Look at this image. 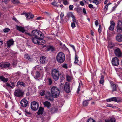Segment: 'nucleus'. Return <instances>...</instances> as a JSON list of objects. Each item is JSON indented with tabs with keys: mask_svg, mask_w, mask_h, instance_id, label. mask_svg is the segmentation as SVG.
Masks as SVG:
<instances>
[{
	"mask_svg": "<svg viewBox=\"0 0 122 122\" xmlns=\"http://www.w3.org/2000/svg\"><path fill=\"white\" fill-rule=\"evenodd\" d=\"M65 55L63 53L60 52L57 54L56 56V59L58 63L61 64L65 61Z\"/></svg>",
	"mask_w": 122,
	"mask_h": 122,
	"instance_id": "1",
	"label": "nucleus"
},
{
	"mask_svg": "<svg viewBox=\"0 0 122 122\" xmlns=\"http://www.w3.org/2000/svg\"><path fill=\"white\" fill-rule=\"evenodd\" d=\"M32 36H33L35 37L38 38L41 37V38H44V35L41 31L38 30H34L32 32Z\"/></svg>",
	"mask_w": 122,
	"mask_h": 122,
	"instance_id": "2",
	"label": "nucleus"
},
{
	"mask_svg": "<svg viewBox=\"0 0 122 122\" xmlns=\"http://www.w3.org/2000/svg\"><path fill=\"white\" fill-rule=\"evenodd\" d=\"M51 92L53 97L54 98L58 97L60 94L59 90L55 86H53L51 88Z\"/></svg>",
	"mask_w": 122,
	"mask_h": 122,
	"instance_id": "3",
	"label": "nucleus"
},
{
	"mask_svg": "<svg viewBox=\"0 0 122 122\" xmlns=\"http://www.w3.org/2000/svg\"><path fill=\"white\" fill-rule=\"evenodd\" d=\"M59 72L58 71L55 69H52L51 71V76L55 81H57L59 78Z\"/></svg>",
	"mask_w": 122,
	"mask_h": 122,
	"instance_id": "4",
	"label": "nucleus"
},
{
	"mask_svg": "<svg viewBox=\"0 0 122 122\" xmlns=\"http://www.w3.org/2000/svg\"><path fill=\"white\" fill-rule=\"evenodd\" d=\"M23 92L22 90L20 89L15 90L14 92V95L16 97H21L23 96Z\"/></svg>",
	"mask_w": 122,
	"mask_h": 122,
	"instance_id": "5",
	"label": "nucleus"
},
{
	"mask_svg": "<svg viewBox=\"0 0 122 122\" xmlns=\"http://www.w3.org/2000/svg\"><path fill=\"white\" fill-rule=\"evenodd\" d=\"M107 102L114 101L117 102H122V99L120 98L114 97L106 100Z\"/></svg>",
	"mask_w": 122,
	"mask_h": 122,
	"instance_id": "6",
	"label": "nucleus"
},
{
	"mask_svg": "<svg viewBox=\"0 0 122 122\" xmlns=\"http://www.w3.org/2000/svg\"><path fill=\"white\" fill-rule=\"evenodd\" d=\"M31 108L34 110H36L38 108L39 104L36 102L33 101L31 103Z\"/></svg>",
	"mask_w": 122,
	"mask_h": 122,
	"instance_id": "7",
	"label": "nucleus"
},
{
	"mask_svg": "<svg viewBox=\"0 0 122 122\" xmlns=\"http://www.w3.org/2000/svg\"><path fill=\"white\" fill-rule=\"evenodd\" d=\"M114 53L116 56L118 57H121L122 56V53L119 48H116L114 49Z\"/></svg>",
	"mask_w": 122,
	"mask_h": 122,
	"instance_id": "8",
	"label": "nucleus"
},
{
	"mask_svg": "<svg viewBox=\"0 0 122 122\" xmlns=\"http://www.w3.org/2000/svg\"><path fill=\"white\" fill-rule=\"evenodd\" d=\"M112 63L113 66H117L119 64V59L117 57L113 58L112 60Z\"/></svg>",
	"mask_w": 122,
	"mask_h": 122,
	"instance_id": "9",
	"label": "nucleus"
},
{
	"mask_svg": "<svg viewBox=\"0 0 122 122\" xmlns=\"http://www.w3.org/2000/svg\"><path fill=\"white\" fill-rule=\"evenodd\" d=\"M10 64L9 62H1L0 63V67L2 68H9Z\"/></svg>",
	"mask_w": 122,
	"mask_h": 122,
	"instance_id": "10",
	"label": "nucleus"
},
{
	"mask_svg": "<svg viewBox=\"0 0 122 122\" xmlns=\"http://www.w3.org/2000/svg\"><path fill=\"white\" fill-rule=\"evenodd\" d=\"M116 31L118 33H120L122 32V23H118L116 27Z\"/></svg>",
	"mask_w": 122,
	"mask_h": 122,
	"instance_id": "11",
	"label": "nucleus"
},
{
	"mask_svg": "<svg viewBox=\"0 0 122 122\" xmlns=\"http://www.w3.org/2000/svg\"><path fill=\"white\" fill-rule=\"evenodd\" d=\"M64 89L66 92L67 93H69L70 92V85L68 83H65L64 85Z\"/></svg>",
	"mask_w": 122,
	"mask_h": 122,
	"instance_id": "12",
	"label": "nucleus"
},
{
	"mask_svg": "<svg viewBox=\"0 0 122 122\" xmlns=\"http://www.w3.org/2000/svg\"><path fill=\"white\" fill-rule=\"evenodd\" d=\"M48 60L46 57L44 56H42L41 57L40 59V61L41 63L42 64H45L47 63Z\"/></svg>",
	"mask_w": 122,
	"mask_h": 122,
	"instance_id": "13",
	"label": "nucleus"
},
{
	"mask_svg": "<svg viewBox=\"0 0 122 122\" xmlns=\"http://www.w3.org/2000/svg\"><path fill=\"white\" fill-rule=\"evenodd\" d=\"M20 103L22 106L25 107L27 106L28 101L26 99H23L21 101Z\"/></svg>",
	"mask_w": 122,
	"mask_h": 122,
	"instance_id": "14",
	"label": "nucleus"
},
{
	"mask_svg": "<svg viewBox=\"0 0 122 122\" xmlns=\"http://www.w3.org/2000/svg\"><path fill=\"white\" fill-rule=\"evenodd\" d=\"M111 87L112 89V91H116L118 87V85L116 84H114L113 82H111L110 83Z\"/></svg>",
	"mask_w": 122,
	"mask_h": 122,
	"instance_id": "15",
	"label": "nucleus"
},
{
	"mask_svg": "<svg viewBox=\"0 0 122 122\" xmlns=\"http://www.w3.org/2000/svg\"><path fill=\"white\" fill-rule=\"evenodd\" d=\"M14 41L12 39L9 40L6 42V44L7 45V47L10 48L11 46L14 44Z\"/></svg>",
	"mask_w": 122,
	"mask_h": 122,
	"instance_id": "16",
	"label": "nucleus"
},
{
	"mask_svg": "<svg viewBox=\"0 0 122 122\" xmlns=\"http://www.w3.org/2000/svg\"><path fill=\"white\" fill-rule=\"evenodd\" d=\"M16 28L17 30L20 32L24 33L25 31V28L24 27L20 26H19L17 25H16Z\"/></svg>",
	"mask_w": 122,
	"mask_h": 122,
	"instance_id": "17",
	"label": "nucleus"
},
{
	"mask_svg": "<svg viewBox=\"0 0 122 122\" xmlns=\"http://www.w3.org/2000/svg\"><path fill=\"white\" fill-rule=\"evenodd\" d=\"M46 98L51 101H53V98L52 95H51L49 92H47L46 94Z\"/></svg>",
	"mask_w": 122,
	"mask_h": 122,
	"instance_id": "18",
	"label": "nucleus"
},
{
	"mask_svg": "<svg viewBox=\"0 0 122 122\" xmlns=\"http://www.w3.org/2000/svg\"><path fill=\"white\" fill-rule=\"evenodd\" d=\"M43 104L44 106L46 107L48 109H49L50 107L51 106V104L48 101L43 102Z\"/></svg>",
	"mask_w": 122,
	"mask_h": 122,
	"instance_id": "19",
	"label": "nucleus"
},
{
	"mask_svg": "<svg viewBox=\"0 0 122 122\" xmlns=\"http://www.w3.org/2000/svg\"><path fill=\"white\" fill-rule=\"evenodd\" d=\"M105 122H115L116 119L114 117H112L109 120H105ZM99 122H104L103 121L100 120Z\"/></svg>",
	"mask_w": 122,
	"mask_h": 122,
	"instance_id": "20",
	"label": "nucleus"
},
{
	"mask_svg": "<svg viewBox=\"0 0 122 122\" xmlns=\"http://www.w3.org/2000/svg\"><path fill=\"white\" fill-rule=\"evenodd\" d=\"M27 20H28L29 19H32L34 17V16L32 15V13L30 12L27 13V14L26 16Z\"/></svg>",
	"mask_w": 122,
	"mask_h": 122,
	"instance_id": "21",
	"label": "nucleus"
},
{
	"mask_svg": "<svg viewBox=\"0 0 122 122\" xmlns=\"http://www.w3.org/2000/svg\"><path fill=\"white\" fill-rule=\"evenodd\" d=\"M116 40L118 42H121L122 41V35H118L116 36Z\"/></svg>",
	"mask_w": 122,
	"mask_h": 122,
	"instance_id": "22",
	"label": "nucleus"
},
{
	"mask_svg": "<svg viewBox=\"0 0 122 122\" xmlns=\"http://www.w3.org/2000/svg\"><path fill=\"white\" fill-rule=\"evenodd\" d=\"M43 38H41V37L39 39L38 44L43 45L45 43V41L43 39Z\"/></svg>",
	"mask_w": 122,
	"mask_h": 122,
	"instance_id": "23",
	"label": "nucleus"
},
{
	"mask_svg": "<svg viewBox=\"0 0 122 122\" xmlns=\"http://www.w3.org/2000/svg\"><path fill=\"white\" fill-rule=\"evenodd\" d=\"M75 63H76L77 64L79 65L81 63V62L78 60V58L77 55L75 54V61L74 62Z\"/></svg>",
	"mask_w": 122,
	"mask_h": 122,
	"instance_id": "24",
	"label": "nucleus"
},
{
	"mask_svg": "<svg viewBox=\"0 0 122 122\" xmlns=\"http://www.w3.org/2000/svg\"><path fill=\"white\" fill-rule=\"evenodd\" d=\"M44 109L42 107H40L37 112V114L39 115L40 114H42L43 112Z\"/></svg>",
	"mask_w": 122,
	"mask_h": 122,
	"instance_id": "25",
	"label": "nucleus"
},
{
	"mask_svg": "<svg viewBox=\"0 0 122 122\" xmlns=\"http://www.w3.org/2000/svg\"><path fill=\"white\" fill-rule=\"evenodd\" d=\"M19 85H20V86H22L23 87H25V83L22 82V81H18L17 84L16 86H17Z\"/></svg>",
	"mask_w": 122,
	"mask_h": 122,
	"instance_id": "26",
	"label": "nucleus"
},
{
	"mask_svg": "<svg viewBox=\"0 0 122 122\" xmlns=\"http://www.w3.org/2000/svg\"><path fill=\"white\" fill-rule=\"evenodd\" d=\"M39 38L34 37L32 38V40L33 42L35 44H38Z\"/></svg>",
	"mask_w": 122,
	"mask_h": 122,
	"instance_id": "27",
	"label": "nucleus"
},
{
	"mask_svg": "<svg viewBox=\"0 0 122 122\" xmlns=\"http://www.w3.org/2000/svg\"><path fill=\"white\" fill-rule=\"evenodd\" d=\"M47 50L48 51L51 50L52 51H53L55 50V49L52 46H49L47 47Z\"/></svg>",
	"mask_w": 122,
	"mask_h": 122,
	"instance_id": "28",
	"label": "nucleus"
},
{
	"mask_svg": "<svg viewBox=\"0 0 122 122\" xmlns=\"http://www.w3.org/2000/svg\"><path fill=\"white\" fill-rule=\"evenodd\" d=\"M96 26L97 27L98 26L99 27L98 29V31L99 33H100L102 30L101 26L100 23H95Z\"/></svg>",
	"mask_w": 122,
	"mask_h": 122,
	"instance_id": "29",
	"label": "nucleus"
},
{
	"mask_svg": "<svg viewBox=\"0 0 122 122\" xmlns=\"http://www.w3.org/2000/svg\"><path fill=\"white\" fill-rule=\"evenodd\" d=\"M115 25V23H111V24L109 28V30L111 31H113L114 29Z\"/></svg>",
	"mask_w": 122,
	"mask_h": 122,
	"instance_id": "30",
	"label": "nucleus"
},
{
	"mask_svg": "<svg viewBox=\"0 0 122 122\" xmlns=\"http://www.w3.org/2000/svg\"><path fill=\"white\" fill-rule=\"evenodd\" d=\"M24 58L27 60L30 61H31V59L30 58V57L28 54H26L24 56Z\"/></svg>",
	"mask_w": 122,
	"mask_h": 122,
	"instance_id": "31",
	"label": "nucleus"
},
{
	"mask_svg": "<svg viewBox=\"0 0 122 122\" xmlns=\"http://www.w3.org/2000/svg\"><path fill=\"white\" fill-rule=\"evenodd\" d=\"M104 76L103 75H102L101 77V78L99 81V83L101 84H102L104 82Z\"/></svg>",
	"mask_w": 122,
	"mask_h": 122,
	"instance_id": "32",
	"label": "nucleus"
},
{
	"mask_svg": "<svg viewBox=\"0 0 122 122\" xmlns=\"http://www.w3.org/2000/svg\"><path fill=\"white\" fill-rule=\"evenodd\" d=\"M57 110V108L55 107H52L51 109V111L52 113L56 112Z\"/></svg>",
	"mask_w": 122,
	"mask_h": 122,
	"instance_id": "33",
	"label": "nucleus"
},
{
	"mask_svg": "<svg viewBox=\"0 0 122 122\" xmlns=\"http://www.w3.org/2000/svg\"><path fill=\"white\" fill-rule=\"evenodd\" d=\"M11 2L14 4H18L20 2L18 0H11Z\"/></svg>",
	"mask_w": 122,
	"mask_h": 122,
	"instance_id": "34",
	"label": "nucleus"
},
{
	"mask_svg": "<svg viewBox=\"0 0 122 122\" xmlns=\"http://www.w3.org/2000/svg\"><path fill=\"white\" fill-rule=\"evenodd\" d=\"M83 106H86L88 105V101L85 100L83 101Z\"/></svg>",
	"mask_w": 122,
	"mask_h": 122,
	"instance_id": "35",
	"label": "nucleus"
},
{
	"mask_svg": "<svg viewBox=\"0 0 122 122\" xmlns=\"http://www.w3.org/2000/svg\"><path fill=\"white\" fill-rule=\"evenodd\" d=\"M67 16L69 17H71L72 18L73 17H74V16L72 12H70L68 13Z\"/></svg>",
	"mask_w": 122,
	"mask_h": 122,
	"instance_id": "36",
	"label": "nucleus"
},
{
	"mask_svg": "<svg viewBox=\"0 0 122 122\" xmlns=\"http://www.w3.org/2000/svg\"><path fill=\"white\" fill-rule=\"evenodd\" d=\"M65 76L63 75H61L60 77V80L61 82H62L65 79Z\"/></svg>",
	"mask_w": 122,
	"mask_h": 122,
	"instance_id": "37",
	"label": "nucleus"
},
{
	"mask_svg": "<svg viewBox=\"0 0 122 122\" xmlns=\"http://www.w3.org/2000/svg\"><path fill=\"white\" fill-rule=\"evenodd\" d=\"M101 0H93V2L97 5L99 4V2Z\"/></svg>",
	"mask_w": 122,
	"mask_h": 122,
	"instance_id": "38",
	"label": "nucleus"
},
{
	"mask_svg": "<svg viewBox=\"0 0 122 122\" xmlns=\"http://www.w3.org/2000/svg\"><path fill=\"white\" fill-rule=\"evenodd\" d=\"M87 122H96L92 118H90L88 119Z\"/></svg>",
	"mask_w": 122,
	"mask_h": 122,
	"instance_id": "39",
	"label": "nucleus"
},
{
	"mask_svg": "<svg viewBox=\"0 0 122 122\" xmlns=\"http://www.w3.org/2000/svg\"><path fill=\"white\" fill-rule=\"evenodd\" d=\"M51 4L54 6L57 7H58V5H57L56 2V1H54L53 2L51 3Z\"/></svg>",
	"mask_w": 122,
	"mask_h": 122,
	"instance_id": "40",
	"label": "nucleus"
},
{
	"mask_svg": "<svg viewBox=\"0 0 122 122\" xmlns=\"http://www.w3.org/2000/svg\"><path fill=\"white\" fill-rule=\"evenodd\" d=\"M40 73L38 71H37L36 73V77L37 78H38L39 77Z\"/></svg>",
	"mask_w": 122,
	"mask_h": 122,
	"instance_id": "41",
	"label": "nucleus"
},
{
	"mask_svg": "<svg viewBox=\"0 0 122 122\" xmlns=\"http://www.w3.org/2000/svg\"><path fill=\"white\" fill-rule=\"evenodd\" d=\"M10 31V29L8 28L5 29L3 30L4 32L5 33L7 32H8Z\"/></svg>",
	"mask_w": 122,
	"mask_h": 122,
	"instance_id": "42",
	"label": "nucleus"
},
{
	"mask_svg": "<svg viewBox=\"0 0 122 122\" xmlns=\"http://www.w3.org/2000/svg\"><path fill=\"white\" fill-rule=\"evenodd\" d=\"M48 81L49 82V85H51L52 82V79L51 78H49L48 79Z\"/></svg>",
	"mask_w": 122,
	"mask_h": 122,
	"instance_id": "43",
	"label": "nucleus"
},
{
	"mask_svg": "<svg viewBox=\"0 0 122 122\" xmlns=\"http://www.w3.org/2000/svg\"><path fill=\"white\" fill-rule=\"evenodd\" d=\"M66 79L67 81L68 82H70L71 80V77L69 76H67Z\"/></svg>",
	"mask_w": 122,
	"mask_h": 122,
	"instance_id": "44",
	"label": "nucleus"
},
{
	"mask_svg": "<svg viewBox=\"0 0 122 122\" xmlns=\"http://www.w3.org/2000/svg\"><path fill=\"white\" fill-rule=\"evenodd\" d=\"M73 6L72 5H70L69 6V10H73Z\"/></svg>",
	"mask_w": 122,
	"mask_h": 122,
	"instance_id": "45",
	"label": "nucleus"
},
{
	"mask_svg": "<svg viewBox=\"0 0 122 122\" xmlns=\"http://www.w3.org/2000/svg\"><path fill=\"white\" fill-rule=\"evenodd\" d=\"M8 78H5L2 81H3V82L5 83L7 82L8 81Z\"/></svg>",
	"mask_w": 122,
	"mask_h": 122,
	"instance_id": "46",
	"label": "nucleus"
},
{
	"mask_svg": "<svg viewBox=\"0 0 122 122\" xmlns=\"http://www.w3.org/2000/svg\"><path fill=\"white\" fill-rule=\"evenodd\" d=\"M116 46V44H112L111 46H110V48H113L114 46Z\"/></svg>",
	"mask_w": 122,
	"mask_h": 122,
	"instance_id": "47",
	"label": "nucleus"
},
{
	"mask_svg": "<svg viewBox=\"0 0 122 122\" xmlns=\"http://www.w3.org/2000/svg\"><path fill=\"white\" fill-rule=\"evenodd\" d=\"M62 67L65 69H67L68 68L67 65L66 64H64L63 65Z\"/></svg>",
	"mask_w": 122,
	"mask_h": 122,
	"instance_id": "48",
	"label": "nucleus"
},
{
	"mask_svg": "<svg viewBox=\"0 0 122 122\" xmlns=\"http://www.w3.org/2000/svg\"><path fill=\"white\" fill-rule=\"evenodd\" d=\"M25 115L27 116V115L30 114H31V113L29 112H28L27 110H25Z\"/></svg>",
	"mask_w": 122,
	"mask_h": 122,
	"instance_id": "49",
	"label": "nucleus"
},
{
	"mask_svg": "<svg viewBox=\"0 0 122 122\" xmlns=\"http://www.w3.org/2000/svg\"><path fill=\"white\" fill-rule=\"evenodd\" d=\"M12 86H11V88H13L15 87V83L14 82H11Z\"/></svg>",
	"mask_w": 122,
	"mask_h": 122,
	"instance_id": "50",
	"label": "nucleus"
},
{
	"mask_svg": "<svg viewBox=\"0 0 122 122\" xmlns=\"http://www.w3.org/2000/svg\"><path fill=\"white\" fill-rule=\"evenodd\" d=\"M72 18L73 19V21L74 22H74H77L74 16V17H73Z\"/></svg>",
	"mask_w": 122,
	"mask_h": 122,
	"instance_id": "51",
	"label": "nucleus"
},
{
	"mask_svg": "<svg viewBox=\"0 0 122 122\" xmlns=\"http://www.w3.org/2000/svg\"><path fill=\"white\" fill-rule=\"evenodd\" d=\"M79 86H78V89H77V93H79V92L80 91V84L79 83Z\"/></svg>",
	"mask_w": 122,
	"mask_h": 122,
	"instance_id": "52",
	"label": "nucleus"
},
{
	"mask_svg": "<svg viewBox=\"0 0 122 122\" xmlns=\"http://www.w3.org/2000/svg\"><path fill=\"white\" fill-rule=\"evenodd\" d=\"M43 19V17H37L36 18V20H41Z\"/></svg>",
	"mask_w": 122,
	"mask_h": 122,
	"instance_id": "53",
	"label": "nucleus"
},
{
	"mask_svg": "<svg viewBox=\"0 0 122 122\" xmlns=\"http://www.w3.org/2000/svg\"><path fill=\"white\" fill-rule=\"evenodd\" d=\"M88 7L90 8H92L93 7V5L92 4H90L89 5Z\"/></svg>",
	"mask_w": 122,
	"mask_h": 122,
	"instance_id": "54",
	"label": "nucleus"
},
{
	"mask_svg": "<svg viewBox=\"0 0 122 122\" xmlns=\"http://www.w3.org/2000/svg\"><path fill=\"white\" fill-rule=\"evenodd\" d=\"M44 91H42L40 93V94L41 96H43L44 94Z\"/></svg>",
	"mask_w": 122,
	"mask_h": 122,
	"instance_id": "55",
	"label": "nucleus"
},
{
	"mask_svg": "<svg viewBox=\"0 0 122 122\" xmlns=\"http://www.w3.org/2000/svg\"><path fill=\"white\" fill-rule=\"evenodd\" d=\"M70 47H72L73 48V49L74 51H75V47H74V46L73 45H72V44H70Z\"/></svg>",
	"mask_w": 122,
	"mask_h": 122,
	"instance_id": "56",
	"label": "nucleus"
},
{
	"mask_svg": "<svg viewBox=\"0 0 122 122\" xmlns=\"http://www.w3.org/2000/svg\"><path fill=\"white\" fill-rule=\"evenodd\" d=\"M43 13H45L46 15L48 16H49L50 15V14L48 13L47 12H43Z\"/></svg>",
	"mask_w": 122,
	"mask_h": 122,
	"instance_id": "57",
	"label": "nucleus"
},
{
	"mask_svg": "<svg viewBox=\"0 0 122 122\" xmlns=\"http://www.w3.org/2000/svg\"><path fill=\"white\" fill-rule=\"evenodd\" d=\"M13 20L15 21L16 22H19L17 20V19L15 17H13Z\"/></svg>",
	"mask_w": 122,
	"mask_h": 122,
	"instance_id": "58",
	"label": "nucleus"
},
{
	"mask_svg": "<svg viewBox=\"0 0 122 122\" xmlns=\"http://www.w3.org/2000/svg\"><path fill=\"white\" fill-rule=\"evenodd\" d=\"M5 78V77L3 76H0V79L2 81L3 79H4Z\"/></svg>",
	"mask_w": 122,
	"mask_h": 122,
	"instance_id": "59",
	"label": "nucleus"
},
{
	"mask_svg": "<svg viewBox=\"0 0 122 122\" xmlns=\"http://www.w3.org/2000/svg\"><path fill=\"white\" fill-rule=\"evenodd\" d=\"M80 4L82 6H83L84 5V4L82 1H80Z\"/></svg>",
	"mask_w": 122,
	"mask_h": 122,
	"instance_id": "60",
	"label": "nucleus"
},
{
	"mask_svg": "<svg viewBox=\"0 0 122 122\" xmlns=\"http://www.w3.org/2000/svg\"><path fill=\"white\" fill-rule=\"evenodd\" d=\"M71 26L72 28H74L75 27V23H71Z\"/></svg>",
	"mask_w": 122,
	"mask_h": 122,
	"instance_id": "61",
	"label": "nucleus"
},
{
	"mask_svg": "<svg viewBox=\"0 0 122 122\" xmlns=\"http://www.w3.org/2000/svg\"><path fill=\"white\" fill-rule=\"evenodd\" d=\"M60 16L61 17V19H62V17H63L64 16V14L63 13H61L60 14Z\"/></svg>",
	"mask_w": 122,
	"mask_h": 122,
	"instance_id": "62",
	"label": "nucleus"
},
{
	"mask_svg": "<svg viewBox=\"0 0 122 122\" xmlns=\"http://www.w3.org/2000/svg\"><path fill=\"white\" fill-rule=\"evenodd\" d=\"M83 13L85 14H86V13L85 10V8H83Z\"/></svg>",
	"mask_w": 122,
	"mask_h": 122,
	"instance_id": "63",
	"label": "nucleus"
},
{
	"mask_svg": "<svg viewBox=\"0 0 122 122\" xmlns=\"http://www.w3.org/2000/svg\"><path fill=\"white\" fill-rule=\"evenodd\" d=\"M6 86H8V87H11V86L10 85V84L8 83H7L6 84Z\"/></svg>",
	"mask_w": 122,
	"mask_h": 122,
	"instance_id": "64",
	"label": "nucleus"
}]
</instances>
